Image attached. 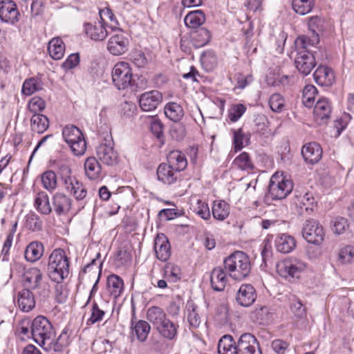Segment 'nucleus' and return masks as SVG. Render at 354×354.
<instances>
[{"label":"nucleus","mask_w":354,"mask_h":354,"mask_svg":"<svg viewBox=\"0 0 354 354\" xmlns=\"http://www.w3.org/2000/svg\"><path fill=\"white\" fill-rule=\"evenodd\" d=\"M290 310L296 317L302 318L306 315L305 306L299 299L296 298L290 301Z\"/></svg>","instance_id":"nucleus-62"},{"label":"nucleus","mask_w":354,"mask_h":354,"mask_svg":"<svg viewBox=\"0 0 354 354\" xmlns=\"http://www.w3.org/2000/svg\"><path fill=\"white\" fill-rule=\"evenodd\" d=\"M162 100V95L157 90H153L142 93L140 96L139 104L144 111L155 110Z\"/></svg>","instance_id":"nucleus-17"},{"label":"nucleus","mask_w":354,"mask_h":354,"mask_svg":"<svg viewBox=\"0 0 354 354\" xmlns=\"http://www.w3.org/2000/svg\"><path fill=\"white\" fill-rule=\"evenodd\" d=\"M34 207L41 214L48 215L52 212L48 195L44 191L39 192L34 199Z\"/></svg>","instance_id":"nucleus-36"},{"label":"nucleus","mask_w":354,"mask_h":354,"mask_svg":"<svg viewBox=\"0 0 354 354\" xmlns=\"http://www.w3.org/2000/svg\"><path fill=\"white\" fill-rule=\"evenodd\" d=\"M48 51L53 59H61L65 53V45L63 41L59 37L50 39L48 42Z\"/></svg>","instance_id":"nucleus-40"},{"label":"nucleus","mask_w":354,"mask_h":354,"mask_svg":"<svg viewBox=\"0 0 354 354\" xmlns=\"http://www.w3.org/2000/svg\"><path fill=\"white\" fill-rule=\"evenodd\" d=\"M44 251V245L37 241L30 243L25 250V259L27 261L34 263L40 259Z\"/></svg>","instance_id":"nucleus-31"},{"label":"nucleus","mask_w":354,"mask_h":354,"mask_svg":"<svg viewBox=\"0 0 354 354\" xmlns=\"http://www.w3.org/2000/svg\"><path fill=\"white\" fill-rule=\"evenodd\" d=\"M210 281L212 288L216 291L224 290L227 278L225 272L220 267L215 268L211 272Z\"/></svg>","instance_id":"nucleus-30"},{"label":"nucleus","mask_w":354,"mask_h":354,"mask_svg":"<svg viewBox=\"0 0 354 354\" xmlns=\"http://www.w3.org/2000/svg\"><path fill=\"white\" fill-rule=\"evenodd\" d=\"M205 21V15L201 10L189 12L185 17V25L190 28H198Z\"/></svg>","instance_id":"nucleus-43"},{"label":"nucleus","mask_w":354,"mask_h":354,"mask_svg":"<svg viewBox=\"0 0 354 354\" xmlns=\"http://www.w3.org/2000/svg\"><path fill=\"white\" fill-rule=\"evenodd\" d=\"M84 32L87 37L96 41H103L108 35L105 25L100 21L93 24H85Z\"/></svg>","instance_id":"nucleus-25"},{"label":"nucleus","mask_w":354,"mask_h":354,"mask_svg":"<svg viewBox=\"0 0 354 354\" xmlns=\"http://www.w3.org/2000/svg\"><path fill=\"white\" fill-rule=\"evenodd\" d=\"M45 107V101L41 97L38 96L33 97L28 103L29 110L35 114H37V112L43 111Z\"/></svg>","instance_id":"nucleus-63"},{"label":"nucleus","mask_w":354,"mask_h":354,"mask_svg":"<svg viewBox=\"0 0 354 354\" xmlns=\"http://www.w3.org/2000/svg\"><path fill=\"white\" fill-rule=\"evenodd\" d=\"M246 107L242 104H236L231 106L228 111V118L232 122H236L245 112Z\"/></svg>","instance_id":"nucleus-59"},{"label":"nucleus","mask_w":354,"mask_h":354,"mask_svg":"<svg viewBox=\"0 0 354 354\" xmlns=\"http://www.w3.org/2000/svg\"><path fill=\"white\" fill-rule=\"evenodd\" d=\"M129 45V40L126 34L118 30L111 36L108 41L107 49L113 55H120L126 53Z\"/></svg>","instance_id":"nucleus-14"},{"label":"nucleus","mask_w":354,"mask_h":354,"mask_svg":"<svg viewBox=\"0 0 354 354\" xmlns=\"http://www.w3.org/2000/svg\"><path fill=\"white\" fill-rule=\"evenodd\" d=\"M318 42V33H316V35H313V38L311 39L306 35L299 36L295 41V45L297 52H299L301 50H306V49L308 46H314Z\"/></svg>","instance_id":"nucleus-49"},{"label":"nucleus","mask_w":354,"mask_h":354,"mask_svg":"<svg viewBox=\"0 0 354 354\" xmlns=\"http://www.w3.org/2000/svg\"><path fill=\"white\" fill-rule=\"evenodd\" d=\"M201 62L207 71H212L217 64L216 54L211 50L204 52L201 56Z\"/></svg>","instance_id":"nucleus-51"},{"label":"nucleus","mask_w":354,"mask_h":354,"mask_svg":"<svg viewBox=\"0 0 354 354\" xmlns=\"http://www.w3.org/2000/svg\"><path fill=\"white\" fill-rule=\"evenodd\" d=\"M21 283L25 288L35 291L40 299L45 300L50 296V285L44 272L37 267L25 268Z\"/></svg>","instance_id":"nucleus-2"},{"label":"nucleus","mask_w":354,"mask_h":354,"mask_svg":"<svg viewBox=\"0 0 354 354\" xmlns=\"http://www.w3.org/2000/svg\"><path fill=\"white\" fill-rule=\"evenodd\" d=\"M84 169L86 176L91 180H96L101 176V165L97 158L93 156L86 158L84 162Z\"/></svg>","instance_id":"nucleus-37"},{"label":"nucleus","mask_w":354,"mask_h":354,"mask_svg":"<svg viewBox=\"0 0 354 354\" xmlns=\"http://www.w3.org/2000/svg\"><path fill=\"white\" fill-rule=\"evenodd\" d=\"M250 135L245 134L241 129L233 130V145L234 151H241L250 142Z\"/></svg>","instance_id":"nucleus-46"},{"label":"nucleus","mask_w":354,"mask_h":354,"mask_svg":"<svg viewBox=\"0 0 354 354\" xmlns=\"http://www.w3.org/2000/svg\"><path fill=\"white\" fill-rule=\"evenodd\" d=\"M19 12L16 3L12 0L2 1L0 4V19L14 24L19 21Z\"/></svg>","instance_id":"nucleus-18"},{"label":"nucleus","mask_w":354,"mask_h":354,"mask_svg":"<svg viewBox=\"0 0 354 354\" xmlns=\"http://www.w3.org/2000/svg\"><path fill=\"white\" fill-rule=\"evenodd\" d=\"M43 187L50 192L55 191L57 186V178L56 174L48 170L44 172L41 176Z\"/></svg>","instance_id":"nucleus-45"},{"label":"nucleus","mask_w":354,"mask_h":354,"mask_svg":"<svg viewBox=\"0 0 354 354\" xmlns=\"http://www.w3.org/2000/svg\"><path fill=\"white\" fill-rule=\"evenodd\" d=\"M317 90L312 84L306 85L303 89L302 102L305 106L311 107L314 104Z\"/></svg>","instance_id":"nucleus-53"},{"label":"nucleus","mask_w":354,"mask_h":354,"mask_svg":"<svg viewBox=\"0 0 354 354\" xmlns=\"http://www.w3.org/2000/svg\"><path fill=\"white\" fill-rule=\"evenodd\" d=\"M163 277L167 281L176 283L180 279V268L176 265L167 263L164 267Z\"/></svg>","instance_id":"nucleus-47"},{"label":"nucleus","mask_w":354,"mask_h":354,"mask_svg":"<svg viewBox=\"0 0 354 354\" xmlns=\"http://www.w3.org/2000/svg\"><path fill=\"white\" fill-rule=\"evenodd\" d=\"M24 226L32 232L39 231L42 227V221L38 215L31 212L26 216Z\"/></svg>","instance_id":"nucleus-52"},{"label":"nucleus","mask_w":354,"mask_h":354,"mask_svg":"<svg viewBox=\"0 0 354 354\" xmlns=\"http://www.w3.org/2000/svg\"><path fill=\"white\" fill-rule=\"evenodd\" d=\"M190 209L204 220H209L211 217L208 204L196 197L191 198Z\"/></svg>","instance_id":"nucleus-35"},{"label":"nucleus","mask_w":354,"mask_h":354,"mask_svg":"<svg viewBox=\"0 0 354 354\" xmlns=\"http://www.w3.org/2000/svg\"><path fill=\"white\" fill-rule=\"evenodd\" d=\"M49 278L57 283H61L69 274V261L62 249H55L48 258L47 266Z\"/></svg>","instance_id":"nucleus-5"},{"label":"nucleus","mask_w":354,"mask_h":354,"mask_svg":"<svg viewBox=\"0 0 354 354\" xmlns=\"http://www.w3.org/2000/svg\"><path fill=\"white\" fill-rule=\"evenodd\" d=\"M157 178L165 185L174 184L180 178L179 173L167 163H161L157 168Z\"/></svg>","instance_id":"nucleus-21"},{"label":"nucleus","mask_w":354,"mask_h":354,"mask_svg":"<svg viewBox=\"0 0 354 354\" xmlns=\"http://www.w3.org/2000/svg\"><path fill=\"white\" fill-rule=\"evenodd\" d=\"M293 203L301 209L300 214H303L304 210L307 213H310L316 206L315 198L313 194L309 192H299L297 191Z\"/></svg>","instance_id":"nucleus-20"},{"label":"nucleus","mask_w":354,"mask_h":354,"mask_svg":"<svg viewBox=\"0 0 354 354\" xmlns=\"http://www.w3.org/2000/svg\"><path fill=\"white\" fill-rule=\"evenodd\" d=\"M131 330L133 337H136L140 342H145L151 330V326L145 320H137L135 313H133Z\"/></svg>","instance_id":"nucleus-19"},{"label":"nucleus","mask_w":354,"mask_h":354,"mask_svg":"<svg viewBox=\"0 0 354 354\" xmlns=\"http://www.w3.org/2000/svg\"><path fill=\"white\" fill-rule=\"evenodd\" d=\"M68 344V335L66 330H63L59 337L54 340V337H51L50 340L46 341L45 344L41 346L46 351H53L55 352L61 351L64 347Z\"/></svg>","instance_id":"nucleus-32"},{"label":"nucleus","mask_w":354,"mask_h":354,"mask_svg":"<svg viewBox=\"0 0 354 354\" xmlns=\"http://www.w3.org/2000/svg\"><path fill=\"white\" fill-rule=\"evenodd\" d=\"M234 164L241 170H249L254 168L250 156L246 152H243L237 156L234 160Z\"/></svg>","instance_id":"nucleus-56"},{"label":"nucleus","mask_w":354,"mask_h":354,"mask_svg":"<svg viewBox=\"0 0 354 354\" xmlns=\"http://www.w3.org/2000/svg\"><path fill=\"white\" fill-rule=\"evenodd\" d=\"M301 154L306 162L313 165L321 159L322 149L318 143L309 142L303 147Z\"/></svg>","instance_id":"nucleus-28"},{"label":"nucleus","mask_w":354,"mask_h":354,"mask_svg":"<svg viewBox=\"0 0 354 354\" xmlns=\"http://www.w3.org/2000/svg\"><path fill=\"white\" fill-rule=\"evenodd\" d=\"M306 268V264L295 258H287L279 261L276 269L277 273L285 279L299 278L301 272Z\"/></svg>","instance_id":"nucleus-11"},{"label":"nucleus","mask_w":354,"mask_h":354,"mask_svg":"<svg viewBox=\"0 0 354 354\" xmlns=\"http://www.w3.org/2000/svg\"><path fill=\"white\" fill-rule=\"evenodd\" d=\"M30 334L33 340L40 346L46 341L55 337V331L51 323L44 316H37L31 324Z\"/></svg>","instance_id":"nucleus-6"},{"label":"nucleus","mask_w":354,"mask_h":354,"mask_svg":"<svg viewBox=\"0 0 354 354\" xmlns=\"http://www.w3.org/2000/svg\"><path fill=\"white\" fill-rule=\"evenodd\" d=\"M62 136L75 156H82L86 150V143L82 131L74 125H67Z\"/></svg>","instance_id":"nucleus-10"},{"label":"nucleus","mask_w":354,"mask_h":354,"mask_svg":"<svg viewBox=\"0 0 354 354\" xmlns=\"http://www.w3.org/2000/svg\"><path fill=\"white\" fill-rule=\"evenodd\" d=\"M331 114V106L326 99L317 100L314 107V118L319 125L325 124L330 119Z\"/></svg>","instance_id":"nucleus-23"},{"label":"nucleus","mask_w":354,"mask_h":354,"mask_svg":"<svg viewBox=\"0 0 354 354\" xmlns=\"http://www.w3.org/2000/svg\"><path fill=\"white\" fill-rule=\"evenodd\" d=\"M154 250L156 257L161 261H166L171 256V247L167 238L159 234L154 240Z\"/></svg>","instance_id":"nucleus-24"},{"label":"nucleus","mask_w":354,"mask_h":354,"mask_svg":"<svg viewBox=\"0 0 354 354\" xmlns=\"http://www.w3.org/2000/svg\"><path fill=\"white\" fill-rule=\"evenodd\" d=\"M210 39V32L205 28L197 29L192 33V41L196 48L205 46L209 42Z\"/></svg>","instance_id":"nucleus-42"},{"label":"nucleus","mask_w":354,"mask_h":354,"mask_svg":"<svg viewBox=\"0 0 354 354\" xmlns=\"http://www.w3.org/2000/svg\"><path fill=\"white\" fill-rule=\"evenodd\" d=\"M332 223V230L337 234H343L349 226L347 219L341 216L334 218Z\"/></svg>","instance_id":"nucleus-60"},{"label":"nucleus","mask_w":354,"mask_h":354,"mask_svg":"<svg viewBox=\"0 0 354 354\" xmlns=\"http://www.w3.org/2000/svg\"><path fill=\"white\" fill-rule=\"evenodd\" d=\"M18 308L24 313L31 311L35 307V297L32 290L24 288L17 292Z\"/></svg>","instance_id":"nucleus-22"},{"label":"nucleus","mask_w":354,"mask_h":354,"mask_svg":"<svg viewBox=\"0 0 354 354\" xmlns=\"http://www.w3.org/2000/svg\"><path fill=\"white\" fill-rule=\"evenodd\" d=\"M41 81L36 77L26 80L22 86V93L26 95H30L35 92L42 89Z\"/></svg>","instance_id":"nucleus-48"},{"label":"nucleus","mask_w":354,"mask_h":354,"mask_svg":"<svg viewBox=\"0 0 354 354\" xmlns=\"http://www.w3.org/2000/svg\"><path fill=\"white\" fill-rule=\"evenodd\" d=\"M258 342L251 333L242 334L236 341L231 335H224L218 342V354H261L257 350Z\"/></svg>","instance_id":"nucleus-1"},{"label":"nucleus","mask_w":354,"mask_h":354,"mask_svg":"<svg viewBox=\"0 0 354 354\" xmlns=\"http://www.w3.org/2000/svg\"><path fill=\"white\" fill-rule=\"evenodd\" d=\"M230 212L229 204L223 200L214 201L212 207V212L213 217L223 221L226 219Z\"/></svg>","instance_id":"nucleus-38"},{"label":"nucleus","mask_w":354,"mask_h":354,"mask_svg":"<svg viewBox=\"0 0 354 354\" xmlns=\"http://www.w3.org/2000/svg\"><path fill=\"white\" fill-rule=\"evenodd\" d=\"M313 76L316 83L323 86H331L335 82L333 71L326 66H319L314 72Z\"/></svg>","instance_id":"nucleus-26"},{"label":"nucleus","mask_w":354,"mask_h":354,"mask_svg":"<svg viewBox=\"0 0 354 354\" xmlns=\"http://www.w3.org/2000/svg\"><path fill=\"white\" fill-rule=\"evenodd\" d=\"M257 296V292L253 286L244 283L239 287L236 294V301L243 307H249L256 301Z\"/></svg>","instance_id":"nucleus-16"},{"label":"nucleus","mask_w":354,"mask_h":354,"mask_svg":"<svg viewBox=\"0 0 354 354\" xmlns=\"http://www.w3.org/2000/svg\"><path fill=\"white\" fill-rule=\"evenodd\" d=\"M167 163L178 173L183 171L187 166V160L185 156L179 151L169 152L167 155Z\"/></svg>","instance_id":"nucleus-34"},{"label":"nucleus","mask_w":354,"mask_h":354,"mask_svg":"<svg viewBox=\"0 0 354 354\" xmlns=\"http://www.w3.org/2000/svg\"><path fill=\"white\" fill-rule=\"evenodd\" d=\"M269 105L272 111L280 113L285 106V100L281 94L274 93L270 97Z\"/></svg>","instance_id":"nucleus-58"},{"label":"nucleus","mask_w":354,"mask_h":354,"mask_svg":"<svg viewBox=\"0 0 354 354\" xmlns=\"http://www.w3.org/2000/svg\"><path fill=\"white\" fill-rule=\"evenodd\" d=\"M225 270L235 280H243L251 271L249 257L242 251H235L224 260Z\"/></svg>","instance_id":"nucleus-4"},{"label":"nucleus","mask_w":354,"mask_h":354,"mask_svg":"<svg viewBox=\"0 0 354 354\" xmlns=\"http://www.w3.org/2000/svg\"><path fill=\"white\" fill-rule=\"evenodd\" d=\"M354 259V248L346 245L342 248L338 252V261L341 264H351Z\"/></svg>","instance_id":"nucleus-55"},{"label":"nucleus","mask_w":354,"mask_h":354,"mask_svg":"<svg viewBox=\"0 0 354 354\" xmlns=\"http://www.w3.org/2000/svg\"><path fill=\"white\" fill-rule=\"evenodd\" d=\"M274 246L279 252L288 254L295 248L296 241L292 236L288 234H280L275 238Z\"/></svg>","instance_id":"nucleus-27"},{"label":"nucleus","mask_w":354,"mask_h":354,"mask_svg":"<svg viewBox=\"0 0 354 354\" xmlns=\"http://www.w3.org/2000/svg\"><path fill=\"white\" fill-rule=\"evenodd\" d=\"M106 288L110 295L115 299L124 290L123 280L118 275L111 274L107 278Z\"/></svg>","instance_id":"nucleus-33"},{"label":"nucleus","mask_w":354,"mask_h":354,"mask_svg":"<svg viewBox=\"0 0 354 354\" xmlns=\"http://www.w3.org/2000/svg\"><path fill=\"white\" fill-rule=\"evenodd\" d=\"M104 310L100 308L99 305L95 301H93L92 304L91 314L87 320V324L92 325L101 322L104 319Z\"/></svg>","instance_id":"nucleus-57"},{"label":"nucleus","mask_w":354,"mask_h":354,"mask_svg":"<svg viewBox=\"0 0 354 354\" xmlns=\"http://www.w3.org/2000/svg\"><path fill=\"white\" fill-rule=\"evenodd\" d=\"M54 211L57 215L67 214L71 207V200L64 194L57 193L53 196Z\"/></svg>","instance_id":"nucleus-29"},{"label":"nucleus","mask_w":354,"mask_h":354,"mask_svg":"<svg viewBox=\"0 0 354 354\" xmlns=\"http://www.w3.org/2000/svg\"><path fill=\"white\" fill-rule=\"evenodd\" d=\"M58 173L60 175L65 189L77 200L83 199L86 195V190L75 178L71 176V170L66 164H61L58 167Z\"/></svg>","instance_id":"nucleus-7"},{"label":"nucleus","mask_w":354,"mask_h":354,"mask_svg":"<svg viewBox=\"0 0 354 354\" xmlns=\"http://www.w3.org/2000/svg\"><path fill=\"white\" fill-rule=\"evenodd\" d=\"M292 189V182L283 174L276 172L270 178L268 194L273 200H281L285 198Z\"/></svg>","instance_id":"nucleus-9"},{"label":"nucleus","mask_w":354,"mask_h":354,"mask_svg":"<svg viewBox=\"0 0 354 354\" xmlns=\"http://www.w3.org/2000/svg\"><path fill=\"white\" fill-rule=\"evenodd\" d=\"M99 15L100 18V21L103 22L104 25H106V21L109 20L113 23L110 26V28L113 30L115 29L118 25V21L116 18L113 13L112 10L110 8H106L104 9L100 10L99 12Z\"/></svg>","instance_id":"nucleus-61"},{"label":"nucleus","mask_w":354,"mask_h":354,"mask_svg":"<svg viewBox=\"0 0 354 354\" xmlns=\"http://www.w3.org/2000/svg\"><path fill=\"white\" fill-rule=\"evenodd\" d=\"M147 319L165 339H174L178 334V325L171 321L160 307H150L147 312Z\"/></svg>","instance_id":"nucleus-3"},{"label":"nucleus","mask_w":354,"mask_h":354,"mask_svg":"<svg viewBox=\"0 0 354 354\" xmlns=\"http://www.w3.org/2000/svg\"><path fill=\"white\" fill-rule=\"evenodd\" d=\"M314 6L313 0H292V8L300 15L309 13Z\"/></svg>","instance_id":"nucleus-50"},{"label":"nucleus","mask_w":354,"mask_h":354,"mask_svg":"<svg viewBox=\"0 0 354 354\" xmlns=\"http://www.w3.org/2000/svg\"><path fill=\"white\" fill-rule=\"evenodd\" d=\"M252 320L259 324L266 325L272 319V313L269 307L260 306L257 307L251 314Z\"/></svg>","instance_id":"nucleus-41"},{"label":"nucleus","mask_w":354,"mask_h":354,"mask_svg":"<svg viewBox=\"0 0 354 354\" xmlns=\"http://www.w3.org/2000/svg\"><path fill=\"white\" fill-rule=\"evenodd\" d=\"M112 82L118 90H124L134 84L132 68L126 62L116 63L111 71Z\"/></svg>","instance_id":"nucleus-8"},{"label":"nucleus","mask_w":354,"mask_h":354,"mask_svg":"<svg viewBox=\"0 0 354 354\" xmlns=\"http://www.w3.org/2000/svg\"><path fill=\"white\" fill-rule=\"evenodd\" d=\"M295 64L301 74L308 75L315 68L316 63L313 54L307 50H301L297 52Z\"/></svg>","instance_id":"nucleus-15"},{"label":"nucleus","mask_w":354,"mask_h":354,"mask_svg":"<svg viewBox=\"0 0 354 354\" xmlns=\"http://www.w3.org/2000/svg\"><path fill=\"white\" fill-rule=\"evenodd\" d=\"M31 129L37 133H43L49 127L48 118L42 114H34L31 118Z\"/></svg>","instance_id":"nucleus-44"},{"label":"nucleus","mask_w":354,"mask_h":354,"mask_svg":"<svg viewBox=\"0 0 354 354\" xmlns=\"http://www.w3.org/2000/svg\"><path fill=\"white\" fill-rule=\"evenodd\" d=\"M186 307L189 325L194 328H198L201 324V317L196 310L197 306L193 302H188Z\"/></svg>","instance_id":"nucleus-54"},{"label":"nucleus","mask_w":354,"mask_h":354,"mask_svg":"<svg viewBox=\"0 0 354 354\" xmlns=\"http://www.w3.org/2000/svg\"><path fill=\"white\" fill-rule=\"evenodd\" d=\"M165 116L170 120L177 122L182 120L184 116V110L178 103L170 102L165 106Z\"/></svg>","instance_id":"nucleus-39"},{"label":"nucleus","mask_w":354,"mask_h":354,"mask_svg":"<svg viewBox=\"0 0 354 354\" xmlns=\"http://www.w3.org/2000/svg\"><path fill=\"white\" fill-rule=\"evenodd\" d=\"M80 62V55L78 53L71 54L67 59L62 63V67L66 70H71L78 65Z\"/></svg>","instance_id":"nucleus-64"},{"label":"nucleus","mask_w":354,"mask_h":354,"mask_svg":"<svg viewBox=\"0 0 354 354\" xmlns=\"http://www.w3.org/2000/svg\"><path fill=\"white\" fill-rule=\"evenodd\" d=\"M96 155L102 163L109 166L116 165L119 160V155L112 140L104 139L96 147Z\"/></svg>","instance_id":"nucleus-13"},{"label":"nucleus","mask_w":354,"mask_h":354,"mask_svg":"<svg viewBox=\"0 0 354 354\" xmlns=\"http://www.w3.org/2000/svg\"><path fill=\"white\" fill-rule=\"evenodd\" d=\"M302 236L308 243L319 245L324 239L325 232L317 221L308 219L304 224Z\"/></svg>","instance_id":"nucleus-12"}]
</instances>
